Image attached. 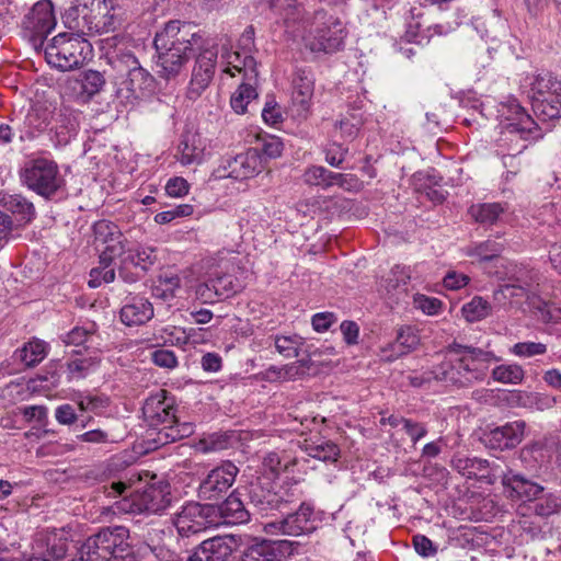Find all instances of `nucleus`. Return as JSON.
<instances>
[{
  "instance_id": "nucleus-1",
  "label": "nucleus",
  "mask_w": 561,
  "mask_h": 561,
  "mask_svg": "<svg viewBox=\"0 0 561 561\" xmlns=\"http://www.w3.org/2000/svg\"><path fill=\"white\" fill-rule=\"evenodd\" d=\"M497 358L478 347L450 344L431 368L434 380L444 381L458 387H468L485 378L490 365Z\"/></svg>"
},
{
  "instance_id": "nucleus-2",
  "label": "nucleus",
  "mask_w": 561,
  "mask_h": 561,
  "mask_svg": "<svg viewBox=\"0 0 561 561\" xmlns=\"http://www.w3.org/2000/svg\"><path fill=\"white\" fill-rule=\"evenodd\" d=\"M174 420L173 408L165 401V391L159 390L142 404V455L156 450L179 437L170 424Z\"/></svg>"
},
{
  "instance_id": "nucleus-3",
  "label": "nucleus",
  "mask_w": 561,
  "mask_h": 561,
  "mask_svg": "<svg viewBox=\"0 0 561 561\" xmlns=\"http://www.w3.org/2000/svg\"><path fill=\"white\" fill-rule=\"evenodd\" d=\"M129 530L124 526L103 528L90 536L71 561H138L126 540Z\"/></svg>"
},
{
  "instance_id": "nucleus-4",
  "label": "nucleus",
  "mask_w": 561,
  "mask_h": 561,
  "mask_svg": "<svg viewBox=\"0 0 561 561\" xmlns=\"http://www.w3.org/2000/svg\"><path fill=\"white\" fill-rule=\"evenodd\" d=\"M92 56V45L77 33H60L45 47L49 65L62 71L80 67Z\"/></svg>"
},
{
  "instance_id": "nucleus-5",
  "label": "nucleus",
  "mask_w": 561,
  "mask_h": 561,
  "mask_svg": "<svg viewBox=\"0 0 561 561\" xmlns=\"http://www.w3.org/2000/svg\"><path fill=\"white\" fill-rule=\"evenodd\" d=\"M20 179L23 185L45 199L56 197L66 185L58 164L46 158L27 161L20 171Z\"/></svg>"
},
{
  "instance_id": "nucleus-6",
  "label": "nucleus",
  "mask_w": 561,
  "mask_h": 561,
  "mask_svg": "<svg viewBox=\"0 0 561 561\" xmlns=\"http://www.w3.org/2000/svg\"><path fill=\"white\" fill-rule=\"evenodd\" d=\"M95 243L99 249L102 247L100 254L101 267H94L90 272L88 285L96 288L103 283L108 284L115 279L114 268H108L116 256L124 253L121 233L116 231V227L108 221L101 220L94 225Z\"/></svg>"
},
{
  "instance_id": "nucleus-7",
  "label": "nucleus",
  "mask_w": 561,
  "mask_h": 561,
  "mask_svg": "<svg viewBox=\"0 0 561 561\" xmlns=\"http://www.w3.org/2000/svg\"><path fill=\"white\" fill-rule=\"evenodd\" d=\"M206 39L199 32L195 31L192 23L170 21L163 30L158 32L153 39L157 53H171L175 55L190 56V53L204 47Z\"/></svg>"
},
{
  "instance_id": "nucleus-8",
  "label": "nucleus",
  "mask_w": 561,
  "mask_h": 561,
  "mask_svg": "<svg viewBox=\"0 0 561 561\" xmlns=\"http://www.w3.org/2000/svg\"><path fill=\"white\" fill-rule=\"evenodd\" d=\"M346 31L339 18L328 15L327 12L318 10L313 14L307 46L312 51L334 53L344 45Z\"/></svg>"
},
{
  "instance_id": "nucleus-9",
  "label": "nucleus",
  "mask_w": 561,
  "mask_h": 561,
  "mask_svg": "<svg viewBox=\"0 0 561 561\" xmlns=\"http://www.w3.org/2000/svg\"><path fill=\"white\" fill-rule=\"evenodd\" d=\"M533 111L542 119L561 117V77L550 73L536 76L530 83Z\"/></svg>"
},
{
  "instance_id": "nucleus-10",
  "label": "nucleus",
  "mask_w": 561,
  "mask_h": 561,
  "mask_svg": "<svg viewBox=\"0 0 561 561\" xmlns=\"http://www.w3.org/2000/svg\"><path fill=\"white\" fill-rule=\"evenodd\" d=\"M248 499L259 512L268 513L283 511L289 504L296 502L298 496L295 490L279 486L275 490L274 483L267 476H260L251 481L248 486Z\"/></svg>"
},
{
  "instance_id": "nucleus-11",
  "label": "nucleus",
  "mask_w": 561,
  "mask_h": 561,
  "mask_svg": "<svg viewBox=\"0 0 561 561\" xmlns=\"http://www.w3.org/2000/svg\"><path fill=\"white\" fill-rule=\"evenodd\" d=\"M504 118L503 135L505 139L514 141L535 140L540 137V129L537 123L528 115L516 100H510L501 104L499 110Z\"/></svg>"
},
{
  "instance_id": "nucleus-12",
  "label": "nucleus",
  "mask_w": 561,
  "mask_h": 561,
  "mask_svg": "<svg viewBox=\"0 0 561 561\" xmlns=\"http://www.w3.org/2000/svg\"><path fill=\"white\" fill-rule=\"evenodd\" d=\"M148 462L142 460V512L161 514L171 504V485L164 474L152 472Z\"/></svg>"
},
{
  "instance_id": "nucleus-13",
  "label": "nucleus",
  "mask_w": 561,
  "mask_h": 561,
  "mask_svg": "<svg viewBox=\"0 0 561 561\" xmlns=\"http://www.w3.org/2000/svg\"><path fill=\"white\" fill-rule=\"evenodd\" d=\"M198 50L199 53L195 58L191 81L186 91V98L191 101H196L209 87L217 65L218 50L215 44H210L206 39L204 47Z\"/></svg>"
},
{
  "instance_id": "nucleus-14",
  "label": "nucleus",
  "mask_w": 561,
  "mask_h": 561,
  "mask_svg": "<svg viewBox=\"0 0 561 561\" xmlns=\"http://www.w3.org/2000/svg\"><path fill=\"white\" fill-rule=\"evenodd\" d=\"M215 505L191 502L175 515L174 525L181 536H191L219 525Z\"/></svg>"
},
{
  "instance_id": "nucleus-15",
  "label": "nucleus",
  "mask_w": 561,
  "mask_h": 561,
  "mask_svg": "<svg viewBox=\"0 0 561 561\" xmlns=\"http://www.w3.org/2000/svg\"><path fill=\"white\" fill-rule=\"evenodd\" d=\"M239 472L231 461H224L211 469L201 481L197 495L203 501H218L222 499L233 485Z\"/></svg>"
},
{
  "instance_id": "nucleus-16",
  "label": "nucleus",
  "mask_w": 561,
  "mask_h": 561,
  "mask_svg": "<svg viewBox=\"0 0 561 561\" xmlns=\"http://www.w3.org/2000/svg\"><path fill=\"white\" fill-rule=\"evenodd\" d=\"M293 541L253 538L241 550L239 561H282L293 553Z\"/></svg>"
},
{
  "instance_id": "nucleus-17",
  "label": "nucleus",
  "mask_w": 561,
  "mask_h": 561,
  "mask_svg": "<svg viewBox=\"0 0 561 561\" xmlns=\"http://www.w3.org/2000/svg\"><path fill=\"white\" fill-rule=\"evenodd\" d=\"M116 62L119 71L126 76L119 83L118 95L129 103L137 102L140 91V64L137 56L131 50H122Z\"/></svg>"
},
{
  "instance_id": "nucleus-18",
  "label": "nucleus",
  "mask_w": 561,
  "mask_h": 561,
  "mask_svg": "<svg viewBox=\"0 0 561 561\" xmlns=\"http://www.w3.org/2000/svg\"><path fill=\"white\" fill-rule=\"evenodd\" d=\"M313 508L309 504L301 503L298 510L287 514L279 522L268 523L264 526L266 533L297 537L310 533L313 529L311 516Z\"/></svg>"
},
{
  "instance_id": "nucleus-19",
  "label": "nucleus",
  "mask_w": 561,
  "mask_h": 561,
  "mask_svg": "<svg viewBox=\"0 0 561 561\" xmlns=\"http://www.w3.org/2000/svg\"><path fill=\"white\" fill-rule=\"evenodd\" d=\"M524 430L525 422H508L502 426L484 430L480 436V442L489 449H511L522 442Z\"/></svg>"
},
{
  "instance_id": "nucleus-20",
  "label": "nucleus",
  "mask_w": 561,
  "mask_h": 561,
  "mask_svg": "<svg viewBox=\"0 0 561 561\" xmlns=\"http://www.w3.org/2000/svg\"><path fill=\"white\" fill-rule=\"evenodd\" d=\"M23 25L39 37L46 36L56 25L53 3L49 0L37 1L25 15Z\"/></svg>"
},
{
  "instance_id": "nucleus-21",
  "label": "nucleus",
  "mask_w": 561,
  "mask_h": 561,
  "mask_svg": "<svg viewBox=\"0 0 561 561\" xmlns=\"http://www.w3.org/2000/svg\"><path fill=\"white\" fill-rule=\"evenodd\" d=\"M264 168V158H262L257 148H250L245 152L237 154L228 162V176L234 180H245L259 174Z\"/></svg>"
},
{
  "instance_id": "nucleus-22",
  "label": "nucleus",
  "mask_w": 561,
  "mask_h": 561,
  "mask_svg": "<svg viewBox=\"0 0 561 561\" xmlns=\"http://www.w3.org/2000/svg\"><path fill=\"white\" fill-rule=\"evenodd\" d=\"M505 272H497L499 278L508 283L502 286L503 294L508 293L511 297H523L529 290L533 282V272L515 263H508Z\"/></svg>"
},
{
  "instance_id": "nucleus-23",
  "label": "nucleus",
  "mask_w": 561,
  "mask_h": 561,
  "mask_svg": "<svg viewBox=\"0 0 561 561\" xmlns=\"http://www.w3.org/2000/svg\"><path fill=\"white\" fill-rule=\"evenodd\" d=\"M314 81L310 71L298 69L293 77V104L297 106V114L306 117L313 95Z\"/></svg>"
},
{
  "instance_id": "nucleus-24",
  "label": "nucleus",
  "mask_w": 561,
  "mask_h": 561,
  "mask_svg": "<svg viewBox=\"0 0 561 561\" xmlns=\"http://www.w3.org/2000/svg\"><path fill=\"white\" fill-rule=\"evenodd\" d=\"M502 484L507 489L512 499H526L528 501L538 499L545 490L542 485L513 470L503 473Z\"/></svg>"
},
{
  "instance_id": "nucleus-25",
  "label": "nucleus",
  "mask_w": 561,
  "mask_h": 561,
  "mask_svg": "<svg viewBox=\"0 0 561 561\" xmlns=\"http://www.w3.org/2000/svg\"><path fill=\"white\" fill-rule=\"evenodd\" d=\"M232 552L227 538L213 537L204 540L187 558V561H225Z\"/></svg>"
},
{
  "instance_id": "nucleus-26",
  "label": "nucleus",
  "mask_w": 561,
  "mask_h": 561,
  "mask_svg": "<svg viewBox=\"0 0 561 561\" xmlns=\"http://www.w3.org/2000/svg\"><path fill=\"white\" fill-rule=\"evenodd\" d=\"M204 150L201 136L187 130L181 136L176 158L182 165L199 164L204 158Z\"/></svg>"
},
{
  "instance_id": "nucleus-27",
  "label": "nucleus",
  "mask_w": 561,
  "mask_h": 561,
  "mask_svg": "<svg viewBox=\"0 0 561 561\" xmlns=\"http://www.w3.org/2000/svg\"><path fill=\"white\" fill-rule=\"evenodd\" d=\"M419 344L420 337L415 330L411 327L402 328L399 330L396 341L382 350L381 357L386 362H393L414 351Z\"/></svg>"
},
{
  "instance_id": "nucleus-28",
  "label": "nucleus",
  "mask_w": 561,
  "mask_h": 561,
  "mask_svg": "<svg viewBox=\"0 0 561 561\" xmlns=\"http://www.w3.org/2000/svg\"><path fill=\"white\" fill-rule=\"evenodd\" d=\"M216 519L225 524H243L249 520V512L242 501L231 493L220 505L216 506Z\"/></svg>"
},
{
  "instance_id": "nucleus-29",
  "label": "nucleus",
  "mask_w": 561,
  "mask_h": 561,
  "mask_svg": "<svg viewBox=\"0 0 561 561\" xmlns=\"http://www.w3.org/2000/svg\"><path fill=\"white\" fill-rule=\"evenodd\" d=\"M48 113L41 110H31L22 123H18V138L21 141L33 140L48 127Z\"/></svg>"
},
{
  "instance_id": "nucleus-30",
  "label": "nucleus",
  "mask_w": 561,
  "mask_h": 561,
  "mask_svg": "<svg viewBox=\"0 0 561 561\" xmlns=\"http://www.w3.org/2000/svg\"><path fill=\"white\" fill-rule=\"evenodd\" d=\"M305 451L312 458L331 462L336 461L341 453L335 443L323 438L306 442Z\"/></svg>"
},
{
  "instance_id": "nucleus-31",
  "label": "nucleus",
  "mask_w": 561,
  "mask_h": 561,
  "mask_svg": "<svg viewBox=\"0 0 561 561\" xmlns=\"http://www.w3.org/2000/svg\"><path fill=\"white\" fill-rule=\"evenodd\" d=\"M161 535H164L163 530L154 533L158 538L156 542L148 531V538L142 542V561H175V554L160 543Z\"/></svg>"
},
{
  "instance_id": "nucleus-32",
  "label": "nucleus",
  "mask_w": 561,
  "mask_h": 561,
  "mask_svg": "<svg viewBox=\"0 0 561 561\" xmlns=\"http://www.w3.org/2000/svg\"><path fill=\"white\" fill-rule=\"evenodd\" d=\"M295 465V459H289L285 454L271 451L263 458L262 468L264 473L262 476H267L271 480L276 479L280 472L288 471Z\"/></svg>"
},
{
  "instance_id": "nucleus-33",
  "label": "nucleus",
  "mask_w": 561,
  "mask_h": 561,
  "mask_svg": "<svg viewBox=\"0 0 561 561\" xmlns=\"http://www.w3.org/2000/svg\"><path fill=\"white\" fill-rule=\"evenodd\" d=\"M270 8L279 14L286 23H297L305 21L304 9L296 0H270Z\"/></svg>"
},
{
  "instance_id": "nucleus-34",
  "label": "nucleus",
  "mask_w": 561,
  "mask_h": 561,
  "mask_svg": "<svg viewBox=\"0 0 561 561\" xmlns=\"http://www.w3.org/2000/svg\"><path fill=\"white\" fill-rule=\"evenodd\" d=\"M15 356L27 367L35 366L46 356V343L34 339L16 350Z\"/></svg>"
},
{
  "instance_id": "nucleus-35",
  "label": "nucleus",
  "mask_w": 561,
  "mask_h": 561,
  "mask_svg": "<svg viewBox=\"0 0 561 561\" xmlns=\"http://www.w3.org/2000/svg\"><path fill=\"white\" fill-rule=\"evenodd\" d=\"M503 213L504 207L500 203L478 204L469 208L471 218L481 225L495 224Z\"/></svg>"
},
{
  "instance_id": "nucleus-36",
  "label": "nucleus",
  "mask_w": 561,
  "mask_h": 561,
  "mask_svg": "<svg viewBox=\"0 0 561 561\" xmlns=\"http://www.w3.org/2000/svg\"><path fill=\"white\" fill-rule=\"evenodd\" d=\"M451 466L460 474L471 479L483 472L489 467V461L477 457L455 456Z\"/></svg>"
},
{
  "instance_id": "nucleus-37",
  "label": "nucleus",
  "mask_w": 561,
  "mask_h": 561,
  "mask_svg": "<svg viewBox=\"0 0 561 561\" xmlns=\"http://www.w3.org/2000/svg\"><path fill=\"white\" fill-rule=\"evenodd\" d=\"M46 551L34 554L28 561H57L64 558L68 551V540L57 535L48 536L46 539Z\"/></svg>"
},
{
  "instance_id": "nucleus-38",
  "label": "nucleus",
  "mask_w": 561,
  "mask_h": 561,
  "mask_svg": "<svg viewBox=\"0 0 561 561\" xmlns=\"http://www.w3.org/2000/svg\"><path fill=\"white\" fill-rule=\"evenodd\" d=\"M190 56L175 55L171 53H157V66L161 68L159 72L165 77L179 75L182 67L187 62Z\"/></svg>"
},
{
  "instance_id": "nucleus-39",
  "label": "nucleus",
  "mask_w": 561,
  "mask_h": 561,
  "mask_svg": "<svg viewBox=\"0 0 561 561\" xmlns=\"http://www.w3.org/2000/svg\"><path fill=\"white\" fill-rule=\"evenodd\" d=\"M504 243L495 239H488L467 249L468 256H478L481 261H491L500 256Z\"/></svg>"
},
{
  "instance_id": "nucleus-40",
  "label": "nucleus",
  "mask_w": 561,
  "mask_h": 561,
  "mask_svg": "<svg viewBox=\"0 0 561 561\" xmlns=\"http://www.w3.org/2000/svg\"><path fill=\"white\" fill-rule=\"evenodd\" d=\"M4 206L13 214L20 215L21 219L30 221L35 214L33 203L20 194L9 195L3 198Z\"/></svg>"
},
{
  "instance_id": "nucleus-41",
  "label": "nucleus",
  "mask_w": 561,
  "mask_h": 561,
  "mask_svg": "<svg viewBox=\"0 0 561 561\" xmlns=\"http://www.w3.org/2000/svg\"><path fill=\"white\" fill-rule=\"evenodd\" d=\"M256 96L257 93L253 85L250 83H241L231 95V107L237 114H244L247 112V106L252 100L256 99Z\"/></svg>"
},
{
  "instance_id": "nucleus-42",
  "label": "nucleus",
  "mask_w": 561,
  "mask_h": 561,
  "mask_svg": "<svg viewBox=\"0 0 561 561\" xmlns=\"http://www.w3.org/2000/svg\"><path fill=\"white\" fill-rule=\"evenodd\" d=\"M534 512L537 516L549 517L561 513V496L554 493H547L536 499Z\"/></svg>"
},
{
  "instance_id": "nucleus-43",
  "label": "nucleus",
  "mask_w": 561,
  "mask_h": 561,
  "mask_svg": "<svg viewBox=\"0 0 561 561\" xmlns=\"http://www.w3.org/2000/svg\"><path fill=\"white\" fill-rule=\"evenodd\" d=\"M491 307L482 297H474L470 302L463 305L462 316L468 322H476L490 314Z\"/></svg>"
},
{
  "instance_id": "nucleus-44",
  "label": "nucleus",
  "mask_w": 561,
  "mask_h": 561,
  "mask_svg": "<svg viewBox=\"0 0 561 561\" xmlns=\"http://www.w3.org/2000/svg\"><path fill=\"white\" fill-rule=\"evenodd\" d=\"M495 381L503 383H519L524 378V369L517 364L500 365L492 370Z\"/></svg>"
},
{
  "instance_id": "nucleus-45",
  "label": "nucleus",
  "mask_w": 561,
  "mask_h": 561,
  "mask_svg": "<svg viewBox=\"0 0 561 561\" xmlns=\"http://www.w3.org/2000/svg\"><path fill=\"white\" fill-rule=\"evenodd\" d=\"M274 343L277 352L286 357H296L298 356V351L300 346L304 344V339L299 335H276L274 337Z\"/></svg>"
},
{
  "instance_id": "nucleus-46",
  "label": "nucleus",
  "mask_w": 561,
  "mask_h": 561,
  "mask_svg": "<svg viewBox=\"0 0 561 561\" xmlns=\"http://www.w3.org/2000/svg\"><path fill=\"white\" fill-rule=\"evenodd\" d=\"M78 82H80L82 91L88 96H93L103 88L105 79L99 71L87 70L79 75Z\"/></svg>"
},
{
  "instance_id": "nucleus-47",
  "label": "nucleus",
  "mask_w": 561,
  "mask_h": 561,
  "mask_svg": "<svg viewBox=\"0 0 561 561\" xmlns=\"http://www.w3.org/2000/svg\"><path fill=\"white\" fill-rule=\"evenodd\" d=\"M221 299L229 298L242 289L241 283L231 274L210 277Z\"/></svg>"
},
{
  "instance_id": "nucleus-48",
  "label": "nucleus",
  "mask_w": 561,
  "mask_h": 561,
  "mask_svg": "<svg viewBox=\"0 0 561 561\" xmlns=\"http://www.w3.org/2000/svg\"><path fill=\"white\" fill-rule=\"evenodd\" d=\"M309 369V366L307 365V362L301 359L297 360L295 363L285 365L282 368L271 367L268 371L274 373L277 378L284 379V380H295L297 378H300L302 375L307 373Z\"/></svg>"
},
{
  "instance_id": "nucleus-49",
  "label": "nucleus",
  "mask_w": 561,
  "mask_h": 561,
  "mask_svg": "<svg viewBox=\"0 0 561 561\" xmlns=\"http://www.w3.org/2000/svg\"><path fill=\"white\" fill-rule=\"evenodd\" d=\"M78 8H82V12L88 11L83 18L91 22L95 15L105 14L107 8H113V0H78Z\"/></svg>"
},
{
  "instance_id": "nucleus-50",
  "label": "nucleus",
  "mask_w": 561,
  "mask_h": 561,
  "mask_svg": "<svg viewBox=\"0 0 561 561\" xmlns=\"http://www.w3.org/2000/svg\"><path fill=\"white\" fill-rule=\"evenodd\" d=\"M150 359L156 366L167 369H173L178 366V358L173 351L165 348L148 347Z\"/></svg>"
},
{
  "instance_id": "nucleus-51",
  "label": "nucleus",
  "mask_w": 561,
  "mask_h": 561,
  "mask_svg": "<svg viewBox=\"0 0 561 561\" xmlns=\"http://www.w3.org/2000/svg\"><path fill=\"white\" fill-rule=\"evenodd\" d=\"M98 357L75 358L67 363V368L72 377L83 378L85 375L99 364Z\"/></svg>"
},
{
  "instance_id": "nucleus-52",
  "label": "nucleus",
  "mask_w": 561,
  "mask_h": 561,
  "mask_svg": "<svg viewBox=\"0 0 561 561\" xmlns=\"http://www.w3.org/2000/svg\"><path fill=\"white\" fill-rule=\"evenodd\" d=\"M330 171L323 167L312 165L304 173V181L308 185L321 186L329 188Z\"/></svg>"
},
{
  "instance_id": "nucleus-53",
  "label": "nucleus",
  "mask_w": 561,
  "mask_h": 561,
  "mask_svg": "<svg viewBox=\"0 0 561 561\" xmlns=\"http://www.w3.org/2000/svg\"><path fill=\"white\" fill-rule=\"evenodd\" d=\"M195 295L196 298L203 304H214L218 300H221V297L219 296L216 286H214L211 278H208L206 282L198 284L195 289Z\"/></svg>"
},
{
  "instance_id": "nucleus-54",
  "label": "nucleus",
  "mask_w": 561,
  "mask_h": 561,
  "mask_svg": "<svg viewBox=\"0 0 561 561\" xmlns=\"http://www.w3.org/2000/svg\"><path fill=\"white\" fill-rule=\"evenodd\" d=\"M114 7L107 8V12L105 14L95 15V19L90 22L91 24H94V28L96 32L108 33L113 32L116 28L118 20L116 19L114 13H112Z\"/></svg>"
},
{
  "instance_id": "nucleus-55",
  "label": "nucleus",
  "mask_w": 561,
  "mask_h": 561,
  "mask_svg": "<svg viewBox=\"0 0 561 561\" xmlns=\"http://www.w3.org/2000/svg\"><path fill=\"white\" fill-rule=\"evenodd\" d=\"M419 191L435 204H442L446 198V191L431 178H428V182L421 185Z\"/></svg>"
},
{
  "instance_id": "nucleus-56",
  "label": "nucleus",
  "mask_w": 561,
  "mask_h": 561,
  "mask_svg": "<svg viewBox=\"0 0 561 561\" xmlns=\"http://www.w3.org/2000/svg\"><path fill=\"white\" fill-rule=\"evenodd\" d=\"M412 543L416 553L423 558L434 557L437 553V547L425 535L413 536Z\"/></svg>"
},
{
  "instance_id": "nucleus-57",
  "label": "nucleus",
  "mask_w": 561,
  "mask_h": 561,
  "mask_svg": "<svg viewBox=\"0 0 561 561\" xmlns=\"http://www.w3.org/2000/svg\"><path fill=\"white\" fill-rule=\"evenodd\" d=\"M547 346L536 342H520L513 346V353L517 356L530 357L546 353Z\"/></svg>"
},
{
  "instance_id": "nucleus-58",
  "label": "nucleus",
  "mask_w": 561,
  "mask_h": 561,
  "mask_svg": "<svg viewBox=\"0 0 561 561\" xmlns=\"http://www.w3.org/2000/svg\"><path fill=\"white\" fill-rule=\"evenodd\" d=\"M337 185L339 187L350 191L359 186L358 180L352 174L336 173L330 171L329 187Z\"/></svg>"
},
{
  "instance_id": "nucleus-59",
  "label": "nucleus",
  "mask_w": 561,
  "mask_h": 561,
  "mask_svg": "<svg viewBox=\"0 0 561 561\" xmlns=\"http://www.w3.org/2000/svg\"><path fill=\"white\" fill-rule=\"evenodd\" d=\"M121 321L129 328L140 324V308L136 304H126L119 312Z\"/></svg>"
},
{
  "instance_id": "nucleus-60",
  "label": "nucleus",
  "mask_w": 561,
  "mask_h": 561,
  "mask_svg": "<svg viewBox=\"0 0 561 561\" xmlns=\"http://www.w3.org/2000/svg\"><path fill=\"white\" fill-rule=\"evenodd\" d=\"M410 279V274L404 267L396 266L391 270L389 276L385 279L386 288L390 291L391 289H396L401 285H407Z\"/></svg>"
},
{
  "instance_id": "nucleus-61",
  "label": "nucleus",
  "mask_w": 561,
  "mask_h": 561,
  "mask_svg": "<svg viewBox=\"0 0 561 561\" xmlns=\"http://www.w3.org/2000/svg\"><path fill=\"white\" fill-rule=\"evenodd\" d=\"M137 268L138 262L135 261L134 256L128 255L122 262V266L119 268V276L126 283H136L139 276Z\"/></svg>"
},
{
  "instance_id": "nucleus-62",
  "label": "nucleus",
  "mask_w": 561,
  "mask_h": 561,
  "mask_svg": "<svg viewBox=\"0 0 561 561\" xmlns=\"http://www.w3.org/2000/svg\"><path fill=\"white\" fill-rule=\"evenodd\" d=\"M190 184L181 176L170 179L165 185V192L171 197H182L188 193Z\"/></svg>"
},
{
  "instance_id": "nucleus-63",
  "label": "nucleus",
  "mask_w": 561,
  "mask_h": 561,
  "mask_svg": "<svg viewBox=\"0 0 561 561\" xmlns=\"http://www.w3.org/2000/svg\"><path fill=\"white\" fill-rule=\"evenodd\" d=\"M259 150L262 158L275 159L282 154L283 142L276 137H271L263 141L262 148Z\"/></svg>"
},
{
  "instance_id": "nucleus-64",
  "label": "nucleus",
  "mask_w": 561,
  "mask_h": 561,
  "mask_svg": "<svg viewBox=\"0 0 561 561\" xmlns=\"http://www.w3.org/2000/svg\"><path fill=\"white\" fill-rule=\"evenodd\" d=\"M403 428L414 445L427 434V428L424 424L410 419L403 421Z\"/></svg>"
}]
</instances>
